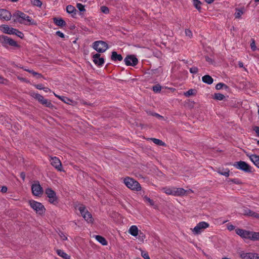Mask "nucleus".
<instances>
[{
    "mask_svg": "<svg viewBox=\"0 0 259 259\" xmlns=\"http://www.w3.org/2000/svg\"><path fill=\"white\" fill-rule=\"evenodd\" d=\"M14 22H18L25 25H36V22L23 12L17 11L13 14Z\"/></svg>",
    "mask_w": 259,
    "mask_h": 259,
    "instance_id": "obj_1",
    "label": "nucleus"
},
{
    "mask_svg": "<svg viewBox=\"0 0 259 259\" xmlns=\"http://www.w3.org/2000/svg\"><path fill=\"white\" fill-rule=\"evenodd\" d=\"M131 244H133L135 241L137 243L140 244L144 242L145 239V234L136 225L131 226Z\"/></svg>",
    "mask_w": 259,
    "mask_h": 259,
    "instance_id": "obj_2",
    "label": "nucleus"
},
{
    "mask_svg": "<svg viewBox=\"0 0 259 259\" xmlns=\"http://www.w3.org/2000/svg\"><path fill=\"white\" fill-rule=\"evenodd\" d=\"M162 190L167 195L182 196L185 194L186 191L183 188L176 187H164Z\"/></svg>",
    "mask_w": 259,
    "mask_h": 259,
    "instance_id": "obj_3",
    "label": "nucleus"
},
{
    "mask_svg": "<svg viewBox=\"0 0 259 259\" xmlns=\"http://www.w3.org/2000/svg\"><path fill=\"white\" fill-rule=\"evenodd\" d=\"M29 204L30 207L36 212V213L42 215L45 213L46 208L40 202H37L33 200H29Z\"/></svg>",
    "mask_w": 259,
    "mask_h": 259,
    "instance_id": "obj_4",
    "label": "nucleus"
},
{
    "mask_svg": "<svg viewBox=\"0 0 259 259\" xmlns=\"http://www.w3.org/2000/svg\"><path fill=\"white\" fill-rule=\"evenodd\" d=\"M45 193L48 198V201L52 204L56 205L59 202L56 193L51 188H48L45 190Z\"/></svg>",
    "mask_w": 259,
    "mask_h": 259,
    "instance_id": "obj_5",
    "label": "nucleus"
},
{
    "mask_svg": "<svg viewBox=\"0 0 259 259\" xmlns=\"http://www.w3.org/2000/svg\"><path fill=\"white\" fill-rule=\"evenodd\" d=\"M93 48L99 53H104L108 49V46L106 42L102 40L95 41L93 44Z\"/></svg>",
    "mask_w": 259,
    "mask_h": 259,
    "instance_id": "obj_6",
    "label": "nucleus"
},
{
    "mask_svg": "<svg viewBox=\"0 0 259 259\" xmlns=\"http://www.w3.org/2000/svg\"><path fill=\"white\" fill-rule=\"evenodd\" d=\"M233 166L236 168L244 171L246 172H252V167L247 163L243 161L235 162L233 164Z\"/></svg>",
    "mask_w": 259,
    "mask_h": 259,
    "instance_id": "obj_7",
    "label": "nucleus"
},
{
    "mask_svg": "<svg viewBox=\"0 0 259 259\" xmlns=\"http://www.w3.org/2000/svg\"><path fill=\"white\" fill-rule=\"evenodd\" d=\"M209 226V225L208 223L203 221L200 222L193 229L192 232L194 235L200 234Z\"/></svg>",
    "mask_w": 259,
    "mask_h": 259,
    "instance_id": "obj_8",
    "label": "nucleus"
},
{
    "mask_svg": "<svg viewBox=\"0 0 259 259\" xmlns=\"http://www.w3.org/2000/svg\"><path fill=\"white\" fill-rule=\"evenodd\" d=\"M31 191L33 195L40 196L43 193V189L38 181L35 182L31 186Z\"/></svg>",
    "mask_w": 259,
    "mask_h": 259,
    "instance_id": "obj_9",
    "label": "nucleus"
},
{
    "mask_svg": "<svg viewBox=\"0 0 259 259\" xmlns=\"http://www.w3.org/2000/svg\"><path fill=\"white\" fill-rule=\"evenodd\" d=\"M236 233L243 239L251 240L252 231L237 228L235 229Z\"/></svg>",
    "mask_w": 259,
    "mask_h": 259,
    "instance_id": "obj_10",
    "label": "nucleus"
},
{
    "mask_svg": "<svg viewBox=\"0 0 259 259\" xmlns=\"http://www.w3.org/2000/svg\"><path fill=\"white\" fill-rule=\"evenodd\" d=\"M239 254L242 259H259V254L256 253L241 251Z\"/></svg>",
    "mask_w": 259,
    "mask_h": 259,
    "instance_id": "obj_11",
    "label": "nucleus"
},
{
    "mask_svg": "<svg viewBox=\"0 0 259 259\" xmlns=\"http://www.w3.org/2000/svg\"><path fill=\"white\" fill-rule=\"evenodd\" d=\"M50 161L52 165L58 171H63L62 169V163L60 159L57 157H51Z\"/></svg>",
    "mask_w": 259,
    "mask_h": 259,
    "instance_id": "obj_12",
    "label": "nucleus"
},
{
    "mask_svg": "<svg viewBox=\"0 0 259 259\" xmlns=\"http://www.w3.org/2000/svg\"><path fill=\"white\" fill-rule=\"evenodd\" d=\"M1 40L3 42V43L6 44V45H9L12 47H19V45L17 44V42L13 40V39L11 38L10 37L3 35L1 37Z\"/></svg>",
    "mask_w": 259,
    "mask_h": 259,
    "instance_id": "obj_13",
    "label": "nucleus"
},
{
    "mask_svg": "<svg viewBox=\"0 0 259 259\" xmlns=\"http://www.w3.org/2000/svg\"><path fill=\"white\" fill-rule=\"evenodd\" d=\"M93 61L96 65L99 66H102L104 63V58L101 57V55L99 53L93 55Z\"/></svg>",
    "mask_w": 259,
    "mask_h": 259,
    "instance_id": "obj_14",
    "label": "nucleus"
},
{
    "mask_svg": "<svg viewBox=\"0 0 259 259\" xmlns=\"http://www.w3.org/2000/svg\"><path fill=\"white\" fill-rule=\"evenodd\" d=\"M13 15L8 10L5 9H0V19L6 21L10 20Z\"/></svg>",
    "mask_w": 259,
    "mask_h": 259,
    "instance_id": "obj_15",
    "label": "nucleus"
},
{
    "mask_svg": "<svg viewBox=\"0 0 259 259\" xmlns=\"http://www.w3.org/2000/svg\"><path fill=\"white\" fill-rule=\"evenodd\" d=\"M242 213L245 215L252 217L255 218H259V214L251 210L247 207H243L242 209Z\"/></svg>",
    "mask_w": 259,
    "mask_h": 259,
    "instance_id": "obj_16",
    "label": "nucleus"
},
{
    "mask_svg": "<svg viewBox=\"0 0 259 259\" xmlns=\"http://www.w3.org/2000/svg\"><path fill=\"white\" fill-rule=\"evenodd\" d=\"M131 190L140 191L141 190L140 184L136 181L131 178Z\"/></svg>",
    "mask_w": 259,
    "mask_h": 259,
    "instance_id": "obj_17",
    "label": "nucleus"
},
{
    "mask_svg": "<svg viewBox=\"0 0 259 259\" xmlns=\"http://www.w3.org/2000/svg\"><path fill=\"white\" fill-rule=\"evenodd\" d=\"M1 27L2 28V30L5 33H7L9 34H13L14 33V30L15 28L10 27L7 25H2Z\"/></svg>",
    "mask_w": 259,
    "mask_h": 259,
    "instance_id": "obj_18",
    "label": "nucleus"
},
{
    "mask_svg": "<svg viewBox=\"0 0 259 259\" xmlns=\"http://www.w3.org/2000/svg\"><path fill=\"white\" fill-rule=\"evenodd\" d=\"M250 160L259 168V156L254 154L247 155Z\"/></svg>",
    "mask_w": 259,
    "mask_h": 259,
    "instance_id": "obj_19",
    "label": "nucleus"
},
{
    "mask_svg": "<svg viewBox=\"0 0 259 259\" xmlns=\"http://www.w3.org/2000/svg\"><path fill=\"white\" fill-rule=\"evenodd\" d=\"M53 22L56 25L60 27H63L66 25L65 21L62 18H54Z\"/></svg>",
    "mask_w": 259,
    "mask_h": 259,
    "instance_id": "obj_20",
    "label": "nucleus"
},
{
    "mask_svg": "<svg viewBox=\"0 0 259 259\" xmlns=\"http://www.w3.org/2000/svg\"><path fill=\"white\" fill-rule=\"evenodd\" d=\"M122 57L121 55L118 54L116 52L113 51L112 52L111 60L114 61H120L122 60Z\"/></svg>",
    "mask_w": 259,
    "mask_h": 259,
    "instance_id": "obj_21",
    "label": "nucleus"
},
{
    "mask_svg": "<svg viewBox=\"0 0 259 259\" xmlns=\"http://www.w3.org/2000/svg\"><path fill=\"white\" fill-rule=\"evenodd\" d=\"M66 11L68 13L71 14L72 16H74L76 14L77 10L75 8L71 5H68L66 7Z\"/></svg>",
    "mask_w": 259,
    "mask_h": 259,
    "instance_id": "obj_22",
    "label": "nucleus"
},
{
    "mask_svg": "<svg viewBox=\"0 0 259 259\" xmlns=\"http://www.w3.org/2000/svg\"><path fill=\"white\" fill-rule=\"evenodd\" d=\"M57 254L64 259H70V256L61 249L56 250Z\"/></svg>",
    "mask_w": 259,
    "mask_h": 259,
    "instance_id": "obj_23",
    "label": "nucleus"
},
{
    "mask_svg": "<svg viewBox=\"0 0 259 259\" xmlns=\"http://www.w3.org/2000/svg\"><path fill=\"white\" fill-rule=\"evenodd\" d=\"M202 80L203 82L208 84H211V83H212L213 81V78L208 75H205L204 76H203L202 78Z\"/></svg>",
    "mask_w": 259,
    "mask_h": 259,
    "instance_id": "obj_24",
    "label": "nucleus"
},
{
    "mask_svg": "<svg viewBox=\"0 0 259 259\" xmlns=\"http://www.w3.org/2000/svg\"><path fill=\"white\" fill-rule=\"evenodd\" d=\"M95 237L96 239L102 245H106L107 244V242L104 237L100 235H95Z\"/></svg>",
    "mask_w": 259,
    "mask_h": 259,
    "instance_id": "obj_25",
    "label": "nucleus"
},
{
    "mask_svg": "<svg viewBox=\"0 0 259 259\" xmlns=\"http://www.w3.org/2000/svg\"><path fill=\"white\" fill-rule=\"evenodd\" d=\"M83 218L88 223H93V222L94 220L92 217V215L89 211L85 215H84Z\"/></svg>",
    "mask_w": 259,
    "mask_h": 259,
    "instance_id": "obj_26",
    "label": "nucleus"
},
{
    "mask_svg": "<svg viewBox=\"0 0 259 259\" xmlns=\"http://www.w3.org/2000/svg\"><path fill=\"white\" fill-rule=\"evenodd\" d=\"M150 140L152 141L154 144H155L159 146H165V144L163 142H162L161 140L156 139V138H150Z\"/></svg>",
    "mask_w": 259,
    "mask_h": 259,
    "instance_id": "obj_27",
    "label": "nucleus"
},
{
    "mask_svg": "<svg viewBox=\"0 0 259 259\" xmlns=\"http://www.w3.org/2000/svg\"><path fill=\"white\" fill-rule=\"evenodd\" d=\"M244 13V9H236L234 14L236 18H240L242 15Z\"/></svg>",
    "mask_w": 259,
    "mask_h": 259,
    "instance_id": "obj_28",
    "label": "nucleus"
},
{
    "mask_svg": "<svg viewBox=\"0 0 259 259\" xmlns=\"http://www.w3.org/2000/svg\"><path fill=\"white\" fill-rule=\"evenodd\" d=\"M78 210H79L82 217L88 212V210L83 205H81L79 206L78 207Z\"/></svg>",
    "mask_w": 259,
    "mask_h": 259,
    "instance_id": "obj_29",
    "label": "nucleus"
},
{
    "mask_svg": "<svg viewBox=\"0 0 259 259\" xmlns=\"http://www.w3.org/2000/svg\"><path fill=\"white\" fill-rule=\"evenodd\" d=\"M251 240L259 241V232H256L252 231Z\"/></svg>",
    "mask_w": 259,
    "mask_h": 259,
    "instance_id": "obj_30",
    "label": "nucleus"
},
{
    "mask_svg": "<svg viewBox=\"0 0 259 259\" xmlns=\"http://www.w3.org/2000/svg\"><path fill=\"white\" fill-rule=\"evenodd\" d=\"M138 63V60L135 55H131V66H134Z\"/></svg>",
    "mask_w": 259,
    "mask_h": 259,
    "instance_id": "obj_31",
    "label": "nucleus"
},
{
    "mask_svg": "<svg viewBox=\"0 0 259 259\" xmlns=\"http://www.w3.org/2000/svg\"><path fill=\"white\" fill-rule=\"evenodd\" d=\"M225 98L224 95L220 93H215L214 95L213 98L215 100L221 101L223 100Z\"/></svg>",
    "mask_w": 259,
    "mask_h": 259,
    "instance_id": "obj_32",
    "label": "nucleus"
},
{
    "mask_svg": "<svg viewBox=\"0 0 259 259\" xmlns=\"http://www.w3.org/2000/svg\"><path fill=\"white\" fill-rule=\"evenodd\" d=\"M196 94V91L194 89H190L187 92H185L184 95L186 97H189Z\"/></svg>",
    "mask_w": 259,
    "mask_h": 259,
    "instance_id": "obj_33",
    "label": "nucleus"
},
{
    "mask_svg": "<svg viewBox=\"0 0 259 259\" xmlns=\"http://www.w3.org/2000/svg\"><path fill=\"white\" fill-rule=\"evenodd\" d=\"M13 34H15L16 35H17L21 38H23L24 37V34L21 31H20L19 30L15 28L14 30V33Z\"/></svg>",
    "mask_w": 259,
    "mask_h": 259,
    "instance_id": "obj_34",
    "label": "nucleus"
},
{
    "mask_svg": "<svg viewBox=\"0 0 259 259\" xmlns=\"http://www.w3.org/2000/svg\"><path fill=\"white\" fill-rule=\"evenodd\" d=\"M31 3L38 7H40L42 5V2L40 0H31Z\"/></svg>",
    "mask_w": 259,
    "mask_h": 259,
    "instance_id": "obj_35",
    "label": "nucleus"
},
{
    "mask_svg": "<svg viewBox=\"0 0 259 259\" xmlns=\"http://www.w3.org/2000/svg\"><path fill=\"white\" fill-rule=\"evenodd\" d=\"M144 200L145 202L148 203L150 205H151V206L154 205V201L152 199H151L150 198L147 197V196H145L144 197Z\"/></svg>",
    "mask_w": 259,
    "mask_h": 259,
    "instance_id": "obj_36",
    "label": "nucleus"
},
{
    "mask_svg": "<svg viewBox=\"0 0 259 259\" xmlns=\"http://www.w3.org/2000/svg\"><path fill=\"white\" fill-rule=\"evenodd\" d=\"M42 104L49 108H52L53 106L52 103L48 99H46L44 101Z\"/></svg>",
    "mask_w": 259,
    "mask_h": 259,
    "instance_id": "obj_37",
    "label": "nucleus"
},
{
    "mask_svg": "<svg viewBox=\"0 0 259 259\" xmlns=\"http://www.w3.org/2000/svg\"><path fill=\"white\" fill-rule=\"evenodd\" d=\"M32 96L35 99L37 100L39 102H40V101H42V100L43 97H44L42 96H41V95H40V94H39L38 93L33 94Z\"/></svg>",
    "mask_w": 259,
    "mask_h": 259,
    "instance_id": "obj_38",
    "label": "nucleus"
},
{
    "mask_svg": "<svg viewBox=\"0 0 259 259\" xmlns=\"http://www.w3.org/2000/svg\"><path fill=\"white\" fill-rule=\"evenodd\" d=\"M101 11L102 13L107 14L109 13V8L105 6H102L100 8Z\"/></svg>",
    "mask_w": 259,
    "mask_h": 259,
    "instance_id": "obj_39",
    "label": "nucleus"
},
{
    "mask_svg": "<svg viewBox=\"0 0 259 259\" xmlns=\"http://www.w3.org/2000/svg\"><path fill=\"white\" fill-rule=\"evenodd\" d=\"M223 87H225L226 89L228 88V87L223 83H219L215 85V89L218 90L222 89Z\"/></svg>",
    "mask_w": 259,
    "mask_h": 259,
    "instance_id": "obj_40",
    "label": "nucleus"
},
{
    "mask_svg": "<svg viewBox=\"0 0 259 259\" xmlns=\"http://www.w3.org/2000/svg\"><path fill=\"white\" fill-rule=\"evenodd\" d=\"M153 91L155 93L159 92L161 90V87L159 84H156L153 87Z\"/></svg>",
    "mask_w": 259,
    "mask_h": 259,
    "instance_id": "obj_41",
    "label": "nucleus"
},
{
    "mask_svg": "<svg viewBox=\"0 0 259 259\" xmlns=\"http://www.w3.org/2000/svg\"><path fill=\"white\" fill-rule=\"evenodd\" d=\"M193 5L194 6H195V7L198 9V10H199L201 7H200V1H198V0H193Z\"/></svg>",
    "mask_w": 259,
    "mask_h": 259,
    "instance_id": "obj_42",
    "label": "nucleus"
},
{
    "mask_svg": "<svg viewBox=\"0 0 259 259\" xmlns=\"http://www.w3.org/2000/svg\"><path fill=\"white\" fill-rule=\"evenodd\" d=\"M218 172L223 176H224L225 177H228L229 176V170L228 169H226L224 171L219 170Z\"/></svg>",
    "mask_w": 259,
    "mask_h": 259,
    "instance_id": "obj_43",
    "label": "nucleus"
},
{
    "mask_svg": "<svg viewBox=\"0 0 259 259\" xmlns=\"http://www.w3.org/2000/svg\"><path fill=\"white\" fill-rule=\"evenodd\" d=\"M76 7L80 12H84L85 11L84 6L80 3H78L76 5Z\"/></svg>",
    "mask_w": 259,
    "mask_h": 259,
    "instance_id": "obj_44",
    "label": "nucleus"
},
{
    "mask_svg": "<svg viewBox=\"0 0 259 259\" xmlns=\"http://www.w3.org/2000/svg\"><path fill=\"white\" fill-rule=\"evenodd\" d=\"M250 47H251V50L253 51H255L257 49L256 45H255V42L254 39L251 40V42L250 44Z\"/></svg>",
    "mask_w": 259,
    "mask_h": 259,
    "instance_id": "obj_45",
    "label": "nucleus"
},
{
    "mask_svg": "<svg viewBox=\"0 0 259 259\" xmlns=\"http://www.w3.org/2000/svg\"><path fill=\"white\" fill-rule=\"evenodd\" d=\"M141 255L144 259H150L147 252L141 251Z\"/></svg>",
    "mask_w": 259,
    "mask_h": 259,
    "instance_id": "obj_46",
    "label": "nucleus"
},
{
    "mask_svg": "<svg viewBox=\"0 0 259 259\" xmlns=\"http://www.w3.org/2000/svg\"><path fill=\"white\" fill-rule=\"evenodd\" d=\"M185 34L186 36H188L189 38H191L193 36V34H192V31L189 29H185Z\"/></svg>",
    "mask_w": 259,
    "mask_h": 259,
    "instance_id": "obj_47",
    "label": "nucleus"
},
{
    "mask_svg": "<svg viewBox=\"0 0 259 259\" xmlns=\"http://www.w3.org/2000/svg\"><path fill=\"white\" fill-rule=\"evenodd\" d=\"M198 68L196 67H192L190 68V72L192 74H196L198 72Z\"/></svg>",
    "mask_w": 259,
    "mask_h": 259,
    "instance_id": "obj_48",
    "label": "nucleus"
},
{
    "mask_svg": "<svg viewBox=\"0 0 259 259\" xmlns=\"http://www.w3.org/2000/svg\"><path fill=\"white\" fill-rule=\"evenodd\" d=\"M124 183L128 188H130V178L126 177L124 179Z\"/></svg>",
    "mask_w": 259,
    "mask_h": 259,
    "instance_id": "obj_49",
    "label": "nucleus"
},
{
    "mask_svg": "<svg viewBox=\"0 0 259 259\" xmlns=\"http://www.w3.org/2000/svg\"><path fill=\"white\" fill-rule=\"evenodd\" d=\"M124 61L127 66H130V55L126 56Z\"/></svg>",
    "mask_w": 259,
    "mask_h": 259,
    "instance_id": "obj_50",
    "label": "nucleus"
},
{
    "mask_svg": "<svg viewBox=\"0 0 259 259\" xmlns=\"http://www.w3.org/2000/svg\"><path fill=\"white\" fill-rule=\"evenodd\" d=\"M56 34L57 35H58V36L61 37V38H64L65 37V35L63 33H62V32H61L60 31H58L56 32Z\"/></svg>",
    "mask_w": 259,
    "mask_h": 259,
    "instance_id": "obj_51",
    "label": "nucleus"
},
{
    "mask_svg": "<svg viewBox=\"0 0 259 259\" xmlns=\"http://www.w3.org/2000/svg\"><path fill=\"white\" fill-rule=\"evenodd\" d=\"M235 228V226L233 225L228 224L227 226V229L230 231L234 230Z\"/></svg>",
    "mask_w": 259,
    "mask_h": 259,
    "instance_id": "obj_52",
    "label": "nucleus"
},
{
    "mask_svg": "<svg viewBox=\"0 0 259 259\" xmlns=\"http://www.w3.org/2000/svg\"><path fill=\"white\" fill-rule=\"evenodd\" d=\"M59 236L61 238V239L64 241V240H66L67 239V237L62 233H61V234H59Z\"/></svg>",
    "mask_w": 259,
    "mask_h": 259,
    "instance_id": "obj_53",
    "label": "nucleus"
},
{
    "mask_svg": "<svg viewBox=\"0 0 259 259\" xmlns=\"http://www.w3.org/2000/svg\"><path fill=\"white\" fill-rule=\"evenodd\" d=\"M7 190H8L7 187L6 186H4L2 187L1 191L2 193H6Z\"/></svg>",
    "mask_w": 259,
    "mask_h": 259,
    "instance_id": "obj_54",
    "label": "nucleus"
},
{
    "mask_svg": "<svg viewBox=\"0 0 259 259\" xmlns=\"http://www.w3.org/2000/svg\"><path fill=\"white\" fill-rule=\"evenodd\" d=\"M35 87L38 90H42L44 87L42 84H38L35 85Z\"/></svg>",
    "mask_w": 259,
    "mask_h": 259,
    "instance_id": "obj_55",
    "label": "nucleus"
},
{
    "mask_svg": "<svg viewBox=\"0 0 259 259\" xmlns=\"http://www.w3.org/2000/svg\"><path fill=\"white\" fill-rule=\"evenodd\" d=\"M257 136L259 137V126H255L253 128Z\"/></svg>",
    "mask_w": 259,
    "mask_h": 259,
    "instance_id": "obj_56",
    "label": "nucleus"
},
{
    "mask_svg": "<svg viewBox=\"0 0 259 259\" xmlns=\"http://www.w3.org/2000/svg\"><path fill=\"white\" fill-rule=\"evenodd\" d=\"M54 94L55 97H56L57 98H58V99H59L60 100H63V99H62L63 98H65V97L59 96V95H58L57 94H56L54 93Z\"/></svg>",
    "mask_w": 259,
    "mask_h": 259,
    "instance_id": "obj_57",
    "label": "nucleus"
},
{
    "mask_svg": "<svg viewBox=\"0 0 259 259\" xmlns=\"http://www.w3.org/2000/svg\"><path fill=\"white\" fill-rule=\"evenodd\" d=\"M46 93L51 92V90L48 88H44L42 89Z\"/></svg>",
    "mask_w": 259,
    "mask_h": 259,
    "instance_id": "obj_58",
    "label": "nucleus"
},
{
    "mask_svg": "<svg viewBox=\"0 0 259 259\" xmlns=\"http://www.w3.org/2000/svg\"><path fill=\"white\" fill-rule=\"evenodd\" d=\"M153 115L155 116L156 117H157L159 118H163V117L158 113H155L153 114Z\"/></svg>",
    "mask_w": 259,
    "mask_h": 259,
    "instance_id": "obj_59",
    "label": "nucleus"
},
{
    "mask_svg": "<svg viewBox=\"0 0 259 259\" xmlns=\"http://www.w3.org/2000/svg\"><path fill=\"white\" fill-rule=\"evenodd\" d=\"M205 2L208 4H211L214 2V0H205Z\"/></svg>",
    "mask_w": 259,
    "mask_h": 259,
    "instance_id": "obj_60",
    "label": "nucleus"
},
{
    "mask_svg": "<svg viewBox=\"0 0 259 259\" xmlns=\"http://www.w3.org/2000/svg\"><path fill=\"white\" fill-rule=\"evenodd\" d=\"M35 76H36L37 78L42 77V75L40 73H37V74H36V75H35Z\"/></svg>",
    "mask_w": 259,
    "mask_h": 259,
    "instance_id": "obj_61",
    "label": "nucleus"
},
{
    "mask_svg": "<svg viewBox=\"0 0 259 259\" xmlns=\"http://www.w3.org/2000/svg\"><path fill=\"white\" fill-rule=\"evenodd\" d=\"M21 177L22 178V179L23 180L25 179V174L23 172H22L21 174Z\"/></svg>",
    "mask_w": 259,
    "mask_h": 259,
    "instance_id": "obj_62",
    "label": "nucleus"
},
{
    "mask_svg": "<svg viewBox=\"0 0 259 259\" xmlns=\"http://www.w3.org/2000/svg\"><path fill=\"white\" fill-rule=\"evenodd\" d=\"M238 65L240 67H243V63L241 62H239L238 63Z\"/></svg>",
    "mask_w": 259,
    "mask_h": 259,
    "instance_id": "obj_63",
    "label": "nucleus"
},
{
    "mask_svg": "<svg viewBox=\"0 0 259 259\" xmlns=\"http://www.w3.org/2000/svg\"><path fill=\"white\" fill-rule=\"evenodd\" d=\"M4 78L0 76V83H4Z\"/></svg>",
    "mask_w": 259,
    "mask_h": 259,
    "instance_id": "obj_64",
    "label": "nucleus"
}]
</instances>
